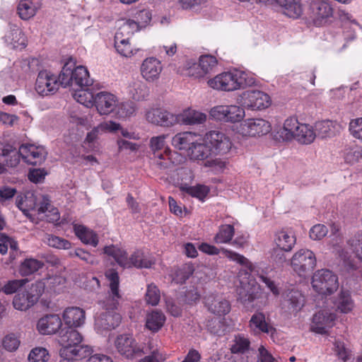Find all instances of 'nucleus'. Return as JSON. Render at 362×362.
<instances>
[{
	"label": "nucleus",
	"mask_w": 362,
	"mask_h": 362,
	"mask_svg": "<svg viewBox=\"0 0 362 362\" xmlns=\"http://www.w3.org/2000/svg\"><path fill=\"white\" fill-rule=\"evenodd\" d=\"M249 327L250 330L255 334L263 333H273L275 329L267 320L265 315L262 312H256L254 313L250 321Z\"/></svg>",
	"instance_id": "obj_26"
},
{
	"label": "nucleus",
	"mask_w": 362,
	"mask_h": 362,
	"mask_svg": "<svg viewBox=\"0 0 362 362\" xmlns=\"http://www.w3.org/2000/svg\"><path fill=\"white\" fill-rule=\"evenodd\" d=\"M105 276L110 282V291L105 298L99 301L102 311L95 317V329L102 334L103 331L111 330L121 322V315L117 312L121 295L119 291V278L115 269H108Z\"/></svg>",
	"instance_id": "obj_1"
},
{
	"label": "nucleus",
	"mask_w": 362,
	"mask_h": 362,
	"mask_svg": "<svg viewBox=\"0 0 362 362\" xmlns=\"http://www.w3.org/2000/svg\"><path fill=\"white\" fill-rule=\"evenodd\" d=\"M83 337L73 327H65L60 330L59 343L62 346L61 356H71L83 358L93 351L90 346L82 344Z\"/></svg>",
	"instance_id": "obj_5"
},
{
	"label": "nucleus",
	"mask_w": 362,
	"mask_h": 362,
	"mask_svg": "<svg viewBox=\"0 0 362 362\" xmlns=\"http://www.w3.org/2000/svg\"><path fill=\"white\" fill-rule=\"evenodd\" d=\"M348 245L356 254V256L362 260V233H358L350 239L348 241Z\"/></svg>",
	"instance_id": "obj_60"
},
{
	"label": "nucleus",
	"mask_w": 362,
	"mask_h": 362,
	"mask_svg": "<svg viewBox=\"0 0 362 362\" xmlns=\"http://www.w3.org/2000/svg\"><path fill=\"white\" fill-rule=\"evenodd\" d=\"M304 302V296L300 291L291 290L287 293L284 305L290 313H296L303 307Z\"/></svg>",
	"instance_id": "obj_34"
},
{
	"label": "nucleus",
	"mask_w": 362,
	"mask_h": 362,
	"mask_svg": "<svg viewBox=\"0 0 362 362\" xmlns=\"http://www.w3.org/2000/svg\"><path fill=\"white\" fill-rule=\"evenodd\" d=\"M47 243L48 245L58 249H69L71 243L63 238L54 235H48L47 238Z\"/></svg>",
	"instance_id": "obj_63"
},
{
	"label": "nucleus",
	"mask_w": 362,
	"mask_h": 362,
	"mask_svg": "<svg viewBox=\"0 0 362 362\" xmlns=\"http://www.w3.org/2000/svg\"><path fill=\"white\" fill-rule=\"evenodd\" d=\"M337 310L342 313L351 312L354 307V302L349 291H341L334 301Z\"/></svg>",
	"instance_id": "obj_44"
},
{
	"label": "nucleus",
	"mask_w": 362,
	"mask_h": 362,
	"mask_svg": "<svg viewBox=\"0 0 362 362\" xmlns=\"http://www.w3.org/2000/svg\"><path fill=\"white\" fill-rule=\"evenodd\" d=\"M349 130L354 138L362 140V117L352 120L349 124Z\"/></svg>",
	"instance_id": "obj_64"
},
{
	"label": "nucleus",
	"mask_w": 362,
	"mask_h": 362,
	"mask_svg": "<svg viewBox=\"0 0 362 362\" xmlns=\"http://www.w3.org/2000/svg\"><path fill=\"white\" fill-rule=\"evenodd\" d=\"M119 105V101L114 94L101 91L95 95V106L101 115H107L116 110Z\"/></svg>",
	"instance_id": "obj_21"
},
{
	"label": "nucleus",
	"mask_w": 362,
	"mask_h": 362,
	"mask_svg": "<svg viewBox=\"0 0 362 362\" xmlns=\"http://www.w3.org/2000/svg\"><path fill=\"white\" fill-rule=\"evenodd\" d=\"M139 24L134 20H122L116 33H120L122 35L130 37L134 33L139 30Z\"/></svg>",
	"instance_id": "obj_49"
},
{
	"label": "nucleus",
	"mask_w": 362,
	"mask_h": 362,
	"mask_svg": "<svg viewBox=\"0 0 362 362\" xmlns=\"http://www.w3.org/2000/svg\"><path fill=\"white\" fill-rule=\"evenodd\" d=\"M34 304L35 303L31 302V298L26 292L18 293L13 300V307L19 310H26Z\"/></svg>",
	"instance_id": "obj_51"
},
{
	"label": "nucleus",
	"mask_w": 362,
	"mask_h": 362,
	"mask_svg": "<svg viewBox=\"0 0 362 362\" xmlns=\"http://www.w3.org/2000/svg\"><path fill=\"white\" fill-rule=\"evenodd\" d=\"M74 230L76 236L85 244L96 247L98 244V235L92 230L81 226H75Z\"/></svg>",
	"instance_id": "obj_42"
},
{
	"label": "nucleus",
	"mask_w": 362,
	"mask_h": 362,
	"mask_svg": "<svg viewBox=\"0 0 362 362\" xmlns=\"http://www.w3.org/2000/svg\"><path fill=\"white\" fill-rule=\"evenodd\" d=\"M8 247L11 250L16 251L18 249V243L4 233H0V253L5 255L8 251Z\"/></svg>",
	"instance_id": "obj_55"
},
{
	"label": "nucleus",
	"mask_w": 362,
	"mask_h": 362,
	"mask_svg": "<svg viewBox=\"0 0 362 362\" xmlns=\"http://www.w3.org/2000/svg\"><path fill=\"white\" fill-rule=\"evenodd\" d=\"M278 11L286 16L297 19L303 13V6L300 0H274Z\"/></svg>",
	"instance_id": "obj_24"
},
{
	"label": "nucleus",
	"mask_w": 362,
	"mask_h": 362,
	"mask_svg": "<svg viewBox=\"0 0 362 362\" xmlns=\"http://www.w3.org/2000/svg\"><path fill=\"white\" fill-rule=\"evenodd\" d=\"M206 303L209 310L217 315H225L230 310L229 302L221 298H214L211 300L208 298Z\"/></svg>",
	"instance_id": "obj_43"
},
{
	"label": "nucleus",
	"mask_w": 362,
	"mask_h": 362,
	"mask_svg": "<svg viewBox=\"0 0 362 362\" xmlns=\"http://www.w3.org/2000/svg\"><path fill=\"white\" fill-rule=\"evenodd\" d=\"M291 266L299 276H305L316 266L315 255L310 250L300 249L292 256Z\"/></svg>",
	"instance_id": "obj_12"
},
{
	"label": "nucleus",
	"mask_w": 362,
	"mask_h": 362,
	"mask_svg": "<svg viewBox=\"0 0 362 362\" xmlns=\"http://www.w3.org/2000/svg\"><path fill=\"white\" fill-rule=\"evenodd\" d=\"M212 153V149L203 140V142L194 141V144L189 148L188 156L192 160H203Z\"/></svg>",
	"instance_id": "obj_36"
},
{
	"label": "nucleus",
	"mask_w": 362,
	"mask_h": 362,
	"mask_svg": "<svg viewBox=\"0 0 362 362\" xmlns=\"http://www.w3.org/2000/svg\"><path fill=\"white\" fill-rule=\"evenodd\" d=\"M198 248L202 252L209 255H218L221 252L230 260L240 264V265L247 268L250 272H252L254 270V266L252 263L249 261V259H247L243 255L237 253L234 251L225 248H222L220 250L216 246L205 243L200 244Z\"/></svg>",
	"instance_id": "obj_16"
},
{
	"label": "nucleus",
	"mask_w": 362,
	"mask_h": 362,
	"mask_svg": "<svg viewBox=\"0 0 362 362\" xmlns=\"http://www.w3.org/2000/svg\"><path fill=\"white\" fill-rule=\"evenodd\" d=\"M62 85L59 76L58 78L51 72L43 70L39 72L36 83L35 90L38 94L44 96L55 93L59 86Z\"/></svg>",
	"instance_id": "obj_17"
},
{
	"label": "nucleus",
	"mask_w": 362,
	"mask_h": 362,
	"mask_svg": "<svg viewBox=\"0 0 362 362\" xmlns=\"http://www.w3.org/2000/svg\"><path fill=\"white\" fill-rule=\"evenodd\" d=\"M315 291L322 295L331 294L338 288L337 276L329 269L317 271L312 279Z\"/></svg>",
	"instance_id": "obj_10"
},
{
	"label": "nucleus",
	"mask_w": 362,
	"mask_h": 362,
	"mask_svg": "<svg viewBox=\"0 0 362 362\" xmlns=\"http://www.w3.org/2000/svg\"><path fill=\"white\" fill-rule=\"evenodd\" d=\"M272 130L270 123L262 118H251L243 120L238 132L243 136H261Z\"/></svg>",
	"instance_id": "obj_14"
},
{
	"label": "nucleus",
	"mask_w": 362,
	"mask_h": 362,
	"mask_svg": "<svg viewBox=\"0 0 362 362\" xmlns=\"http://www.w3.org/2000/svg\"><path fill=\"white\" fill-rule=\"evenodd\" d=\"M43 265V262L36 259H25L21 264L20 273L22 276H28L38 271Z\"/></svg>",
	"instance_id": "obj_47"
},
{
	"label": "nucleus",
	"mask_w": 362,
	"mask_h": 362,
	"mask_svg": "<svg viewBox=\"0 0 362 362\" xmlns=\"http://www.w3.org/2000/svg\"><path fill=\"white\" fill-rule=\"evenodd\" d=\"M16 203L18 208L26 216L28 215L30 211H35V203L33 194H30L29 197L25 196V199L22 196H17Z\"/></svg>",
	"instance_id": "obj_50"
},
{
	"label": "nucleus",
	"mask_w": 362,
	"mask_h": 362,
	"mask_svg": "<svg viewBox=\"0 0 362 362\" xmlns=\"http://www.w3.org/2000/svg\"><path fill=\"white\" fill-rule=\"evenodd\" d=\"M274 137L279 141L295 139L302 144H310L315 140L316 134L312 126L300 123L295 117H289L284 121Z\"/></svg>",
	"instance_id": "obj_3"
},
{
	"label": "nucleus",
	"mask_w": 362,
	"mask_h": 362,
	"mask_svg": "<svg viewBox=\"0 0 362 362\" xmlns=\"http://www.w3.org/2000/svg\"><path fill=\"white\" fill-rule=\"evenodd\" d=\"M114 345L117 351L127 358L132 359L145 354L144 345L139 344L130 334L118 335Z\"/></svg>",
	"instance_id": "obj_8"
},
{
	"label": "nucleus",
	"mask_w": 362,
	"mask_h": 362,
	"mask_svg": "<svg viewBox=\"0 0 362 362\" xmlns=\"http://www.w3.org/2000/svg\"><path fill=\"white\" fill-rule=\"evenodd\" d=\"M238 102L243 108L261 110L267 108L271 105V98L267 93L252 89L243 92L239 95Z\"/></svg>",
	"instance_id": "obj_9"
},
{
	"label": "nucleus",
	"mask_w": 362,
	"mask_h": 362,
	"mask_svg": "<svg viewBox=\"0 0 362 362\" xmlns=\"http://www.w3.org/2000/svg\"><path fill=\"white\" fill-rule=\"evenodd\" d=\"M45 288V284L42 281H36L32 284L29 291L26 292L30 297L32 303H36L37 302L40 297L44 293Z\"/></svg>",
	"instance_id": "obj_54"
},
{
	"label": "nucleus",
	"mask_w": 362,
	"mask_h": 362,
	"mask_svg": "<svg viewBox=\"0 0 362 362\" xmlns=\"http://www.w3.org/2000/svg\"><path fill=\"white\" fill-rule=\"evenodd\" d=\"M40 219L47 218L49 222L57 221L59 219L58 209L51 204L47 197L43 196L37 209H35Z\"/></svg>",
	"instance_id": "obj_32"
},
{
	"label": "nucleus",
	"mask_w": 362,
	"mask_h": 362,
	"mask_svg": "<svg viewBox=\"0 0 362 362\" xmlns=\"http://www.w3.org/2000/svg\"><path fill=\"white\" fill-rule=\"evenodd\" d=\"M103 133L100 128V126L94 127L90 132H89L83 141L84 146H87L90 149H93L95 146V144L98 140L99 135Z\"/></svg>",
	"instance_id": "obj_58"
},
{
	"label": "nucleus",
	"mask_w": 362,
	"mask_h": 362,
	"mask_svg": "<svg viewBox=\"0 0 362 362\" xmlns=\"http://www.w3.org/2000/svg\"><path fill=\"white\" fill-rule=\"evenodd\" d=\"M218 64L216 58L210 54L202 55L198 62L187 60L182 67L177 69V72L183 76L202 78L212 72Z\"/></svg>",
	"instance_id": "obj_7"
},
{
	"label": "nucleus",
	"mask_w": 362,
	"mask_h": 362,
	"mask_svg": "<svg viewBox=\"0 0 362 362\" xmlns=\"http://www.w3.org/2000/svg\"><path fill=\"white\" fill-rule=\"evenodd\" d=\"M27 279H15L8 281L1 289L6 294H13L16 293L20 288L23 286Z\"/></svg>",
	"instance_id": "obj_61"
},
{
	"label": "nucleus",
	"mask_w": 362,
	"mask_h": 362,
	"mask_svg": "<svg viewBox=\"0 0 362 362\" xmlns=\"http://www.w3.org/2000/svg\"><path fill=\"white\" fill-rule=\"evenodd\" d=\"M255 79L246 72L233 69L223 72L209 79L207 82L213 89L223 91H233L252 86Z\"/></svg>",
	"instance_id": "obj_4"
},
{
	"label": "nucleus",
	"mask_w": 362,
	"mask_h": 362,
	"mask_svg": "<svg viewBox=\"0 0 362 362\" xmlns=\"http://www.w3.org/2000/svg\"><path fill=\"white\" fill-rule=\"evenodd\" d=\"M74 98L78 103L86 107L95 105V95L88 90H80L74 94Z\"/></svg>",
	"instance_id": "obj_52"
},
{
	"label": "nucleus",
	"mask_w": 362,
	"mask_h": 362,
	"mask_svg": "<svg viewBox=\"0 0 362 362\" xmlns=\"http://www.w3.org/2000/svg\"><path fill=\"white\" fill-rule=\"evenodd\" d=\"M334 351L338 358L346 362L351 357V351L346 348L344 342L340 341H335L334 344Z\"/></svg>",
	"instance_id": "obj_62"
},
{
	"label": "nucleus",
	"mask_w": 362,
	"mask_h": 362,
	"mask_svg": "<svg viewBox=\"0 0 362 362\" xmlns=\"http://www.w3.org/2000/svg\"><path fill=\"white\" fill-rule=\"evenodd\" d=\"M211 118L224 122H238L245 117V110L238 105H217L209 112Z\"/></svg>",
	"instance_id": "obj_13"
},
{
	"label": "nucleus",
	"mask_w": 362,
	"mask_h": 362,
	"mask_svg": "<svg viewBox=\"0 0 362 362\" xmlns=\"http://www.w3.org/2000/svg\"><path fill=\"white\" fill-rule=\"evenodd\" d=\"M62 317L65 325L69 327H78L85 322V311L78 307L67 308L64 311Z\"/></svg>",
	"instance_id": "obj_29"
},
{
	"label": "nucleus",
	"mask_w": 362,
	"mask_h": 362,
	"mask_svg": "<svg viewBox=\"0 0 362 362\" xmlns=\"http://www.w3.org/2000/svg\"><path fill=\"white\" fill-rule=\"evenodd\" d=\"M128 93L134 100H142L148 95V88L142 81L134 80L128 86Z\"/></svg>",
	"instance_id": "obj_41"
},
{
	"label": "nucleus",
	"mask_w": 362,
	"mask_h": 362,
	"mask_svg": "<svg viewBox=\"0 0 362 362\" xmlns=\"http://www.w3.org/2000/svg\"><path fill=\"white\" fill-rule=\"evenodd\" d=\"M250 341L249 339L243 334H236L231 341L230 350L231 354H244L249 351Z\"/></svg>",
	"instance_id": "obj_45"
},
{
	"label": "nucleus",
	"mask_w": 362,
	"mask_h": 362,
	"mask_svg": "<svg viewBox=\"0 0 362 362\" xmlns=\"http://www.w3.org/2000/svg\"><path fill=\"white\" fill-rule=\"evenodd\" d=\"M235 234V229L232 225H221L218 231L214 236V242L217 244H226L230 243Z\"/></svg>",
	"instance_id": "obj_46"
},
{
	"label": "nucleus",
	"mask_w": 362,
	"mask_h": 362,
	"mask_svg": "<svg viewBox=\"0 0 362 362\" xmlns=\"http://www.w3.org/2000/svg\"><path fill=\"white\" fill-rule=\"evenodd\" d=\"M103 252L112 257L123 268L148 269L155 264L153 257L141 250L134 252L129 257L126 250L117 245H110L103 248Z\"/></svg>",
	"instance_id": "obj_2"
},
{
	"label": "nucleus",
	"mask_w": 362,
	"mask_h": 362,
	"mask_svg": "<svg viewBox=\"0 0 362 362\" xmlns=\"http://www.w3.org/2000/svg\"><path fill=\"white\" fill-rule=\"evenodd\" d=\"M147 121L153 124L170 127L177 124L176 115L162 108H153L146 114Z\"/></svg>",
	"instance_id": "obj_20"
},
{
	"label": "nucleus",
	"mask_w": 362,
	"mask_h": 362,
	"mask_svg": "<svg viewBox=\"0 0 362 362\" xmlns=\"http://www.w3.org/2000/svg\"><path fill=\"white\" fill-rule=\"evenodd\" d=\"M335 319V314L326 310H320L313 315L310 329L317 334H325L327 328L333 325Z\"/></svg>",
	"instance_id": "obj_23"
},
{
	"label": "nucleus",
	"mask_w": 362,
	"mask_h": 362,
	"mask_svg": "<svg viewBox=\"0 0 362 362\" xmlns=\"http://www.w3.org/2000/svg\"><path fill=\"white\" fill-rule=\"evenodd\" d=\"M3 346L8 351H15L20 346L21 341L16 334L11 333L3 339Z\"/></svg>",
	"instance_id": "obj_57"
},
{
	"label": "nucleus",
	"mask_w": 362,
	"mask_h": 362,
	"mask_svg": "<svg viewBox=\"0 0 362 362\" xmlns=\"http://www.w3.org/2000/svg\"><path fill=\"white\" fill-rule=\"evenodd\" d=\"M259 286L250 282L241 281L237 288L238 300L243 304L253 302L257 298Z\"/></svg>",
	"instance_id": "obj_31"
},
{
	"label": "nucleus",
	"mask_w": 362,
	"mask_h": 362,
	"mask_svg": "<svg viewBox=\"0 0 362 362\" xmlns=\"http://www.w3.org/2000/svg\"><path fill=\"white\" fill-rule=\"evenodd\" d=\"M62 86H77L83 88L92 84L87 69L83 66H75V63L70 59L63 66L59 74Z\"/></svg>",
	"instance_id": "obj_6"
},
{
	"label": "nucleus",
	"mask_w": 362,
	"mask_h": 362,
	"mask_svg": "<svg viewBox=\"0 0 362 362\" xmlns=\"http://www.w3.org/2000/svg\"><path fill=\"white\" fill-rule=\"evenodd\" d=\"M185 191L191 196L203 200L209 192V189L205 185H198L194 187H187Z\"/></svg>",
	"instance_id": "obj_59"
},
{
	"label": "nucleus",
	"mask_w": 362,
	"mask_h": 362,
	"mask_svg": "<svg viewBox=\"0 0 362 362\" xmlns=\"http://www.w3.org/2000/svg\"><path fill=\"white\" fill-rule=\"evenodd\" d=\"M308 15L317 26L332 16L333 9L325 0H308Z\"/></svg>",
	"instance_id": "obj_15"
},
{
	"label": "nucleus",
	"mask_w": 362,
	"mask_h": 362,
	"mask_svg": "<svg viewBox=\"0 0 362 362\" xmlns=\"http://www.w3.org/2000/svg\"><path fill=\"white\" fill-rule=\"evenodd\" d=\"M177 124L194 125L204 123L206 119V114L192 108L184 110L176 115Z\"/></svg>",
	"instance_id": "obj_28"
},
{
	"label": "nucleus",
	"mask_w": 362,
	"mask_h": 362,
	"mask_svg": "<svg viewBox=\"0 0 362 362\" xmlns=\"http://www.w3.org/2000/svg\"><path fill=\"white\" fill-rule=\"evenodd\" d=\"M163 70V66L160 60L155 57H148L145 59L140 67V71L142 77L148 82L157 81Z\"/></svg>",
	"instance_id": "obj_22"
},
{
	"label": "nucleus",
	"mask_w": 362,
	"mask_h": 362,
	"mask_svg": "<svg viewBox=\"0 0 362 362\" xmlns=\"http://www.w3.org/2000/svg\"><path fill=\"white\" fill-rule=\"evenodd\" d=\"M196 135L189 132H180L172 139V145L179 150H187L194 144Z\"/></svg>",
	"instance_id": "obj_39"
},
{
	"label": "nucleus",
	"mask_w": 362,
	"mask_h": 362,
	"mask_svg": "<svg viewBox=\"0 0 362 362\" xmlns=\"http://www.w3.org/2000/svg\"><path fill=\"white\" fill-rule=\"evenodd\" d=\"M318 134L322 138L332 137L339 133L341 129V126L334 121H322L316 125Z\"/></svg>",
	"instance_id": "obj_40"
},
{
	"label": "nucleus",
	"mask_w": 362,
	"mask_h": 362,
	"mask_svg": "<svg viewBox=\"0 0 362 362\" xmlns=\"http://www.w3.org/2000/svg\"><path fill=\"white\" fill-rule=\"evenodd\" d=\"M5 41L13 49H22L26 46V39L21 29L15 27L5 35Z\"/></svg>",
	"instance_id": "obj_38"
},
{
	"label": "nucleus",
	"mask_w": 362,
	"mask_h": 362,
	"mask_svg": "<svg viewBox=\"0 0 362 362\" xmlns=\"http://www.w3.org/2000/svg\"><path fill=\"white\" fill-rule=\"evenodd\" d=\"M41 6L40 0H20L17 7L18 14L22 20L28 21L36 15Z\"/></svg>",
	"instance_id": "obj_30"
},
{
	"label": "nucleus",
	"mask_w": 362,
	"mask_h": 362,
	"mask_svg": "<svg viewBox=\"0 0 362 362\" xmlns=\"http://www.w3.org/2000/svg\"><path fill=\"white\" fill-rule=\"evenodd\" d=\"M168 134L153 136L149 140V148L153 157V163L159 169H165L170 164V150L165 146V139Z\"/></svg>",
	"instance_id": "obj_11"
},
{
	"label": "nucleus",
	"mask_w": 362,
	"mask_h": 362,
	"mask_svg": "<svg viewBox=\"0 0 362 362\" xmlns=\"http://www.w3.org/2000/svg\"><path fill=\"white\" fill-rule=\"evenodd\" d=\"M129 38L128 36L122 35L120 33H116L115 35V47L120 55L125 57H131L136 53L129 42Z\"/></svg>",
	"instance_id": "obj_35"
},
{
	"label": "nucleus",
	"mask_w": 362,
	"mask_h": 362,
	"mask_svg": "<svg viewBox=\"0 0 362 362\" xmlns=\"http://www.w3.org/2000/svg\"><path fill=\"white\" fill-rule=\"evenodd\" d=\"M19 158L28 164L36 165L41 164L47 156V151L44 147L33 144L22 145L17 151Z\"/></svg>",
	"instance_id": "obj_18"
},
{
	"label": "nucleus",
	"mask_w": 362,
	"mask_h": 362,
	"mask_svg": "<svg viewBox=\"0 0 362 362\" xmlns=\"http://www.w3.org/2000/svg\"><path fill=\"white\" fill-rule=\"evenodd\" d=\"M30 362H47L49 360V354L46 349L36 347L31 350L28 355Z\"/></svg>",
	"instance_id": "obj_53"
},
{
	"label": "nucleus",
	"mask_w": 362,
	"mask_h": 362,
	"mask_svg": "<svg viewBox=\"0 0 362 362\" xmlns=\"http://www.w3.org/2000/svg\"><path fill=\"white\" fill-rule=\"evenodd\" d=\"M194 271V266L191 264H185L175 270L173 281L176 284H183L192 275Z\"/></svg>",
	"instance_id": "obj_48"
},
{
	"label": "nucleus",
	"mask_w": 362,
	"mask_h": 362,
	"mask_svg": "<svg viewBox=\"0 0 362 362\" xmlns=\"http://www.w3.org/2000/svg\"><path fill=\"white\" fill-rule=\"evenodd\" d=\"M165 322V315L158 310L147 313L146 316V327L152 332H158Z\"/></svg>",
	"instance_id": "obj_37"
},
{
	"label": "nucleus",
	"mask_w": 362,
	"mask_h": 362,
	"mask_svg": "<svg viewBox=\"0 0 362 362\" xmlns=\"http://www.w3.org/2000/svg\"><path fill=\"white\" fill-rule=\"evenodd\" d=\"M160 298V291L158 287L153 284L148 285L146 293V300L147 303L151 305H156L159 303Z\"/></svg>",
	"instance_id": "obj_56"
},
{
	"label": "nucleus",
	"mask_w": 362,
	"mask_h": 362,
	"mask_svg": "<svg viewBox=\"0 0 362 362\" xmlns=\"http://www.w3.org/2000/svg\"><path fill=\"white\" fill-rule=\"evenodd\" d=\"M274 243L285 252H291L296 243V237L292 230L283 228L274 233Z\"/></svg>",
	"instance_id": "obj_25"
},
{
	"label": "nucleus",
	"mask_w": 362,
	"mask_h": 362,
	"mask_svg": "<svg viewBox=\"0 0 362 362\" xmlns=\"http://www.w3.org/2000/svg\"><path fill=\"white\" fill-rule=\"evenodd\" d=\"M62 326V320L58 315H47L40 318L37 328L42 334H54Z\"/></svg>",
	"instance_id": "obj_27"
},
{
	"label": "nucleus",
	"mask_w": 362,
	"mask_h": 362,
	"mask_svg": "<svg viewBox=\"0 0 362 362\" xmlns=\"http://www.w3.org/2000/svg\"><path fill=\"white\" fill-rule=\"evenodd\" d=\"M0 163H6L9 167H15L19 163V155L12 145L0 141Z\"/></svg>",
	"instance_id": "obj_33"
},
{
	"label": "nucleus",
	"mask_w": 362,
	"mask_h": 362,
	"mask_svg": "<svg viewBox=\"0 0 362 362\" xmlns=\"http://www.w3.org/2000/svg\"><path fill=\"white\" fill-rule=\"evenodd\" d=\"M204 141L212 149V153L224 154L231 148V142L228 136L218 131H211L204 136Z\"/></svg>",
	"instance_id": "obj_19"
}]
</instances>
